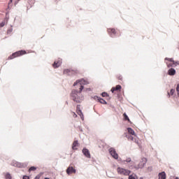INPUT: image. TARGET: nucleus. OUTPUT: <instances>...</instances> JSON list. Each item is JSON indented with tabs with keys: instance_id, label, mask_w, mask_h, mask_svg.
Listing matches in <instances>:
<instances>
[{
	"instance_id": "nucleus-16",
	"label": "nucleus",
	"mask_w": 179,
	"mask_h": 179,
	"mask_svg": "<svg viewBox=\"0 0 179 179\" xmlns=\"http://www.w3.org/2000/svg\"><path fill=\"white\" fill-rule=\"evenodd\" d=\"M158 177H159V179H166V172L162 171L161 173H159Z\"/></svg>"
},
{
	"instance_id": "nucleus-45",
	"label": "nucleus",
	"mask_w": 179,
	"mask_h": 179,
	"mask_svg": "<svg viewBox=\"0 0 179 179\" xmlns=\"http://www.w3.org/2000/svg\"><path fill=\"white\" fill-rule=\"evenodd\" d=\"M44 179H50V178H45Z\"/></svg>"
},
{
	"instance_id": "nucleus-29",
	"label": "nucleus",
	"mask_w": 179,
	"mask_h": 179,
	"mask_svg": "<svg viewBox=\"0 0 179 179\" xmlns=\"http://www.w3.org/2000/svg\"><path fill=\"white\" fill-rule=\"evenodd\" d=\"M166 64L168 68H173V67H174V64H173V63L172 64L171 63L169 64V62H166Z\"/></svg>"
},
{
	"instance_id": "nucleus-37",
	"label": "nucleus",
	"mask_w": 179,
	"mask_h": 179,
	"mask_svg": "<svg viewBox=\"0 0 179 179\" xmlns=\"http://www.w3.org/2000/svg\"><path fill=\"white\" fill-rule=\"evenodd\" d=\"M12 31H13V29L10 28L8 29L7 33H12Z\"/></svg>"
},
{
	"instance_id": "nucleus-15",
	"label": "nucleus",
	"mask_w": 179,
	"mask_h": 179,
	"mask_svg": "<svg viewBox=\"0 0 179 179\" xmlns=\"http://www.w3.org/2000/svg\"><path fill=\"white\" fill-rule=\"evenodd\" d=\"M80 80V87H82V86H85V85H89V82L86 81L85 79L81 78L79 79Z\"/></svg>"
},
{
	"instance_id": "nucleus-40",
	"label": "nucleus",
	"mask_w": 179,
	"mask_h": 179,
	"mask_svg": "<svg viewBox=\"0 0 179 179\" xmlns=\"http://www.w3.org/2000/svg\"><path fill=\"white\" fill-rule=\"evenodd\" d=\"M13 2V0H10L9 2H8V6L12 3ZM8 9H9V6H8Z\"/></svg>"
},
{
	"instance_id": "nucleus-17",
	"label": "nucleus",
	"mask_w": 179,
	"mask_h": 179,
	"mask_svg": "<svg viewBox=\"0 0 179 179\" xmlns=\"http://www.w3.org/2000/svg\"><path fill=\"white\" fill-rule=\"evenodd\" d=\"M127 131L129 133L128 134L129 135H134L135 136H136V134H135V131H134L133 129L131 127L127 128Z\"/></svg>"
},
{
	"instance_id": "nucleus-42",
	"label": "nucleus",
	"mask_w": 179,
	"mask_h": 179,
	"mask_svg": "<svg viewBox=\"0 0 179 179\" xmlns=\"http://www.w3.org/2000/svg\"><path fill=\"white\" fill-rule=\"evenodd\" d=\"M86 90L88 91V92H90V90H92V89H90V88H87Z\"/></svg>"
},
{
	"instance_id": "nucleus-41",
	"label": "nucleus",
	"mask_w": 179,
	"mask_h": 179,
	"mask_svg": "<svg viewBox=\"0 0 179 179\" xmlns=\"http://www.w3.org/2000/svg\"><path fill=\"white\" fill-rule=\"evenodd\" d=\"M17 3H19V1H17V0L15 1V3H14L15 6H16Z\"/></svg>"
},
{
	"instance_id": "nucleus-46",
	"label": "nucleus",
	"mask_w": 179,
	"mask_h": 179,
	"mask_svg": "<svg viewBox=\"0 0 179 179\" xmlns=\"http://www.w3.org/2000/svg\"><path fill=\"white\" fill-rule=\"evenodd\" d=\"M58 1H59V0H55V2H58Z\"/></svg>"
},
{
	"instance_id": "nucleus-4",
	"label": "nucleus",
	"mask_w": 179,
	"mask_h": 179,
	"mask_svg": "<svg viewBox=\"0 0 179 179\" xmlns=\"http://www.w3.org/2000/svg\"><path fill=\"white\" fill-rule=\"evenodd\" d=\"M117 171L118 174H122V176H129L131 174V171L121 167H118Z\"/></svg>"
},
{
	"instance_id": "nucleus-35",
	"label": "nucleus",
	"mask_w": 179,
	"mask_h": 179,
	"mask_svg": "<svg viewBox=\"0 0 179 179\" xmlns=\"http://www.w3.org/2000/svg\"><path fill=\"white\" fill-rule=\"evenodd\" d=\"M3 26H5V22H1L0 23V27H3Z\"/></svg>"
},
{
	"instance_id": "nucleus-7",
	"label": "nucleus",
	"mask_w": 179,
	"mask_h": 179,
	"mask_svg": "<svg viewBox=\"0 0 179 179\" xmlns=\"http://www.w3.org/2000/svg\"><path fill=\"white\" fill-rule=\"evenodd\" d=\"M108 34L111 37V38H115V36L117 35V31L114 28H108L107 29Z\"/></svg>"
},
{
	"instance_id": "nucleus-18",
	"label": "nucleus",
	"mask_w": 179,
	"mask_h": 179,
	"mask_svg": "<svg viewBox=\"0 0 179 179\" xmlns=\"http://www.w3.org/2000/svg\"><path fill=\"white\" fill-rule=\"evenodd\" d=\"M123 117L124 121H128V122H131V120H129V117H128V115H127L126 113H123Z\"/></svg>"
},
{
	"instance_id": "nucleus-38",
	"label": "nucleus",
	"mask_w": 179,
	"mask_h": 179,
	"mask_svg": "<svg viewBox=\"0 0 179 179\" xmlns=\"http://www.w3.org/2000/svg\"><path fill=\"white\" fill-rule=\"evenodd\" d=\"M153 170L152 167V166H148V171H152Z\"/></svg>"
},
{
	"instance_id": "nucleus-31",
	"label": "nucleus",
	"mask_w": 179,
	"mask_h": 179,
	"mask_svg": "<svg viewBox=\"0 0 179 179\" xmlns=\"http://www.w3.org/2000/svg\"><path fill=\"white\" fill-rule=\"evenodd\" d=\"M173 65H175L174 66H177V65H179V62L178 61H174V62H173Z\"/></svg>"
},
{
	"instance_id": "nucleus-6",
	"label": "nucleus",
	"mask_w": 179,
	"mask_h": 179,
	"mask_svg": "<svg viewBox=\"0 0 179 179\" xmlns=\"http://www.w3.org/2000/svg\"><path fill=\"white\" fill-rule=\"evenodd\" d=\"M108 152H109L110 156H112V157H113V159H115V160H118V153H117L115 148H110L108 149Z\"/></svg>"
},
{
	"instance_id": "nucleus-23",
	"label": "nucleus",
	"mask_w": 179,
	"mask_h": 179,
	"mask_svg": "<svg viewBox=\"0 0 179 179\" xmlns=\"http://www.w3.org/2000/svg\"><path fill=\"white\" fill-rule=\"evenodd\" d=\"M175 92H176V90L171 89L170 92H168L169 97H170V94H171V96H173Z\"/></svg>"
},
{
	"instance_id": "nucleus-26",
	"label": "nucleus",
	"mask_w": 179,
	"mask_h": 179,
	"mask_svg": "<svg viewBox=\"0 0 179 179\" xmlns=\"http://www.w3.org/2000/svg\"><path fill=\"white\" fill-rule=\"evenodd\" d=\"M36 170H37V168L36 166H31L29 169V171H36Z\"/></svg>"
},
{
	"instance_id": "nucleus-2",
	"label": "nucleus",
	"mask_w": 179,
	"mask_h": 179,
	"mask_svg": "<svg viewBox=\"0 0 179 179\" xmlns=\"http://www.w3.org/2000/svg\"><path fill=\"white\" fill-rule=\"evenodd\" d=\"M25 54H27L26 50H19L15 52H13L11 55H10L8 59H13V58L24 55Z\"/></svg>"
},
{
	"instance_id": "nucleus-36",
	"label": "nucleus",
	"mask_w": 179,
	"mask_h": 179,
	"mask_svg": "<svg viewBox=\"0 0 179 179\" xmlns=\"http://www.w3.org/2000/svg\"><path fill=\"white\" fill-rule=\"evenodd\" d=\"M117 79H118L119 80H122V76L119 75V76H117Z\"/></svg>"
},
{
	"instance_id": "nucleus-28",
	"label": "nucleus",
	"mask_w": 179,
	"mask_h": 179,
	"mask_svg": "<svg viewBox=\"0 0 179 179\" xmlns=\"http://www.w3.org/2000/svg\"><path fill=\"white\" fill-rule=\"evenodd\" d=\"M165 61H169V62H174V59L173 58H169V57H166L165 58Z\"/></svg>"
},
{
	"instance_id": "nucleus-13",
	"label": "nucleus",
	"mask_w": 179,
	"mask_h": 179,
	"mask_svg": "<svg viewBox=\"0 0 179 179\" xmlns=\"http://www.w3.org/2000/svg\"><path fill=\"white\" fill-rule=\"evenodd\" d=\"M177 73V71L174 69V68L171 67L168 70L167 74L169 76H174Z\"/></svg>"
},
{
	"instance_id": "nucleus-11",
	"label": "nucleus",
	"mask_w": 179,
	"mask_h": 179,
	"mask_svg": "<svg viewBox=\"0 0 179 179\" xmlns=\"http://www.w3.org/2000/svg\"><path fill=\"white\" fill-rule=\"evenodd\" d=\"M82 152L84 156H85V157H87V159H90L91 155H90V151H89V149L84 148Z\"/></svg>"
},
{
	"instance_id": "nucleus-44",
	"label": "nucleus",
	"mask_w": 179,
	"mask_h": 179,
	"mask_svg": "<svg viewBox=\"0 0 179 179\" xmlns=\"http://www.w3.org/2000/svg\"><path fill=\"white\" fill-rule=\"evenodd\" d=\"M74 117H78V115H76V113H74Z\"/></svg>"
},
{
	"instance_id": "nucleus-1",
	"label": "nucleus",
	"mask_w": 179,
	"mask_h": 179,
	"mask_svg": "<svg viewBox=\"0 0 179 179\" xmlns=\"http://www.w3.org/2000/svg\"><path fill=\"white\" fill-rule=\"evenodd\" d=\"M83 89H85V87L81 86V87L79 88V90H73L70 94L71 100L75 101V103H82V101L85 100V96L82 94Z\"/></svg>"
},
{
	"instance_id": "nucleus-19",
	"label": "nucleus",
	"mask_w": 179,
	"mask_h": 179,
	"mask_svg": "<svg viewBox=\"0 0 179 179\" xmlns=\"http://www.w3.org/2000/svg\"><path fill=\"white\" fill-rule=\"evenodd\" d=\"M125 137L127 138L129 141H134V136H132V134H125Z\"/></svg>"
},
{
	"instance_id": "nucleus-33",
	"label": "nucleus",
	"mask_w": 179,
	"mask_h": 179,
	"mask_svg": "<svg viewBox=\"0 0 179 179\" xmlns=\"http://www.w3.org/2000/svg\"><path fill=\"white\" fill-rule=\"evenodd\" d=\"M125 162H127V163H131V158H127L126 160H125Z\"/></svg>"
},
{
	"instance_id": "nucleus-5",
	"label": "nucleus",
	"mask_w": 179,
	"mask_h": 179,
	"mask_svg": "<svg viewBox=\"0 0 179 179\" xmlns=\"http://www.w3.org/2000/svg\"><path fill=\"white\" fill-rule=\"evenodd\" d=\"M64 75H68V76H72L78 73V70H73L71 69H66L63 71Z\"/></svg>"
},
{
	"instance_id": "nucleus-27",
	"label": "nucleus",
	"mask_w": 179,
	"mask_h": 179,
	"mask_svg": "<svg viewBox=\"0 0 179 179\" xmlns=\"http://www.w3.org/2000/svg\"><path fill=\"white\" fill-rule=\"evenodd\" d=\"M129 179H136V174L129 175Z\"/></svg>"
},
{
	"instance_id": "nucleus-14",
	"label": "nucleus",
	"mask_w": 179,
	"mask_h": 179,
	"mask_svg": "<svg viewBox=\"0 0 179 179\" xmlns=\"http://www.w3.org/2000/svg\"><path fill=\"white\" fill-rule=\"evenodd\" d=\"M78 146H79V142L78 141V140H76L72 144L73 150H78Z\"/></svg>"
},
{
	"instance_id": "nucleus-8",
	"label": "nucleus",
	"mask_w": 179,
	"mask_h": 179,
	"mask_svg": "<svg viewBox=\"0 0 179 179\" xmlns=\"http://www.w3.org/2000/svg\"><path fill=\"white\" fill-rule=\"evenodd\" d=\"M12 165L14 166V167H18L20 169H24V167H27V163H20L17 162H13Z\"/></svg>"
},
{
	"instance_id": "nucleus-12",
	"label": "nucleus",
	"mask_w": 179,
	"mask_h": 179,
	"mask_svg": "<svg viewBox=\"0 0 179 179\" xmlns=\"http://www.w3.org/2000/svg\"><path fill=\"white\" fill-rule=\"evenodd\" d=\"M77 114L80 115L83 121L85 120V117L83 116V113L82 112V110H80V105L77 106Z\"/></svg>"
},
{
	"instance_id": "nucleus-47",
	"label": "nucleus",
	"mask_w": 179,
	"mask_h": 179,
	"mask_svg": "<svg viewBox=\"0 0 179 179\" xmlns=\"http://www.w3.org/2000/svg\"><path fill=\"white\" fill-rule=\"evenodd\" d=\"M140 179H143V177H141Z\"/></svg>"
},
{
	"instance_id": "nucleus-10",
	"label": "nucleus",
	"mask_w": 179,
	"mask_h": 179,
	"mask_svg": "<svg viewBox=\"0 0 179 179\" xmlns=\"http://www.w3.org/2000/svg\"><path fill=\"white\" fill-rule=\"evenodd\" d=\"M62 64V60L59 59V60L54 62V63L52 64V66L53 68H55V69H57V68H59V66H61Z\"/></svg>"
},
{
	"instance_id": "nucleus-30",
	"label": "nucleus",
	"mask_w": 179,
	"mask_h": 179,
	"mask_svg": "<svg viewBox=\"0 0 179 179\" xmlns=\"http://www.w3.org/2000/svg\"><path fill=\"white\" fill-rule=\"evenodd\" d=\"M6 179H12V176H10V173H6Z\"/></svg>"
},
{
	"instance_id": "nucleus-34",
	"label": "nucleus",
	"mask_w": 179,
	"mask_h": 179,
	"mask_svg": "<svg viewBox=\"0 0 179 179\" xmlns=\"http://www.w3.org/2000/svg\"><path fill=\"white\" fill-rule=\"evenodd\" d=\"M110 91L112 92V93H114V92H117L115 87H113Z\"/></svg>"
},
{
	"instance_id": "nucleus-49",
	"label": "nucleus",
	"mask_w": 179,
	"mask_h": 179,
	"mask_svg": "<svg viewBox=\"0 0 179 179\" xmlns=\"http://www.w3.org/2000/svg\"><path fill=\"white\" fill-rule=\"evenodd\" d=\"M17 1H20V0H17Z\"/></svg>"
},
{
	"instance_id": "nucleus-48",
	"label": "nucleus",
	"mask_w": 179,
	"mask_h": 179,
	"mask_svg": "<svg viewBox=\"0 0 179 179\" xmlns=\"http://www.w3.org/2000/svg\"><path fill=\"white\" fill-rule=\"evenodd\" d=\"M66 104H68V101H66Z\"/></svg>"
},
{
	"instance_id": "nucleus-21",
	"label": "nucleus",
	"mask_w": 179,
	"mask_h": 179,
	"mask_svg": "<svg viewBox=\"0 0 179 179\" xmlns=\"http://www.w3.org/2000/svg\"><path fill=\"white\" fill-rule=\"evenodd\" d=\"M80 80H77L74 83H73V86H79V87H80Z\"/></svg>"
},
{
	"instance_id": "nucleus-9",
	"label": "nucleus",
	"mask_w": 179,
	"mask_h": 179,
	"mask_svg": "<svg viewBox=\"0 0 179 179\" xmlns=\"http://www.w3.org/2000/svg\"><path fill=\"white\" fill-rule=\"evenodd\" d=\"M66 174L71 176V174H76V169L73 166H69L66 170Z\"/></svg>"
},
{
	"instance_id": "nucleus-3",
	"label": "nucleus",
	"mask_w": 179,
	"mask_h": 179,
	"mask_svg": "<svg viewBox=\"0 0 179 179\" xmlns=\"http://www.w3.org/2000/svg\"><path fill=\"white\" fill-rule=\"evenodd\" d=\"M146 163H148V159H146V157H143L138 166H134V169L136 170H139V169H143V167L146 166Z\"/></svg>"
},
{
	"instance_id": "nucleus-32",
	"label": "nucleus",
	"mask_w": 179,
	"mask_h": 179,
	"mask_svg": "<svg viewBox=\"0 0 179 179\" xmlns=\"http://www.w3.org/2000/svg\"><path fill=\"white\" fill-rule=\"evenodd\" d=\"M176 92L178 93V96L179 95V84L177 85V87H176Z\"/></svg>"
},
{
	"instance_id": "nucleus-20",
	"label": "nucleus",
	"mask_w": 179,
	"mask_h": 179,
	"mask_svg": "<svg viewBox=\"0 0 179 179\" xmlns=\"http://www.w3.org/2000/svg\"><path fill=\"white\" fill-rule=\"evenodd\" d=\"M98 103H101V104H107V102L106 100H104V99L100 97L99 99Z\"/></svg>"
},
{
	"instance_id": "nucleus-43",
	"label": "nucleus",
	"mask_w": 179,
	"mask_h": 179,
	"mask_svg": "<svg viewBox=\"0 0 179 179\" xmlns=\"http://www.w3.org/2000/svg\"><path fill=\"white\" fill-rule=\"evenodd\" d=\"M79 129L81 131V132H83V129H82V127H79Z\"/></svg>"
},
{
	"instance_id": "nucleus-22",
	"label": "nucleus",
	"mask_w": 179,
	"mask_h": 179,
	"mask_svg": "<svg viewBox=\"0 0 179 179\" xmlns=\"http://www.w3.org/2000/svg\"><path fill=\"white\" fill-rule=\"evenodd\" d=\"M122 89V87L120 85H117L115 87V90H116V92L121 90Z\"/></svg>"
},
{
	"instance_id": "nucleus-25",
	"label": "nucleus",
	"mask_w": 179,
	"mask_h": 179,
	"mask_svg": "<svg viewBox=\"0 0 179 179\" xmlns=\"http://www.w3.org/2000/svg\"><path fill=\"white\" fill-rule=\"evenodd\" d=\"M91 99H93L94 100L99 101V99H100V96L95 95L94 96H92Z\"/></svg>"
},
{
	"instance_id": "nucleus-24",
	"label": "nucleus",
	"mask_w": 179,
	"mask_h": 179,
	"mask_svg": "<svg viewBox=\"0 0 179 179\" xmlns=\"http://www.w3.org/2000/svg\"><path fill=\"white\" fill-rule=\"evenodd\" d=\"M101 96H102V97H108L110 95L108 94V93L103 92L101 94Z\"/></svg>"
},
{
	"instance_id": "nucleus-39",
	"label": "nucleus",
	"mask_w": 179,
	"mask_h": 179,
	"mask_svg": "<svg viewBox=\"0 0 179 179\" xmlns=\"http://www.w3.org/2000/svg\"><path fill=\"white\" fill-rule=\"evenodd\" d=\"M22 179H30V177H29L28 176H24L22 177Z\"/></svg>"
}]
</instances>
